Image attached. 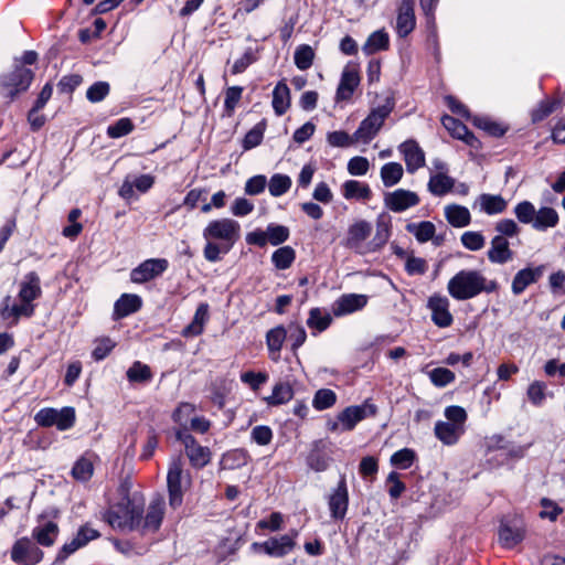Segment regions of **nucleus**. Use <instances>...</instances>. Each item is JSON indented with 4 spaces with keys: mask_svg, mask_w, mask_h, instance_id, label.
Returning <instances> with one entry per match:
<instances>
[{
    "mask_svg": "<svg viewBox=\"0 0 565 565\" xmlns=\"http://www.w3.org/2000/svg\"><path fill=\"white\" fill-rule=\"evenodd\" d=\"M205 239L203 249L207 262L216 263L227 254L241 237V225L228 217L210 221L202 232Z\"/></svg>",
    "mask_w": 565,
    "mask_h": 565,
    "instance_id": "nucleus-1",
    "label": "nucleus"
},
{
    "mask_svg": "<svg viewBox=\"0 0 565 565\" xmlns=\"http://www.w3.org/2000/svg\"><path fill=\"white\" fill-rule=\"evenodd\" d=\"M497 287L498 284L494 280H488L480 271L463 269L448 281L447 290L456 300H468L483 291L492 292Z\"/></svg>",
    "mask_w": 565,
    "mask_h": 565,
    "instance_id": "nucleus-2",
    "label": "nucleus"
},
{
    "mask_svg": "<svg viewBox=\"0 0 565 565\" xmlns=\"http://www.w3.org/2000/svg\"><path fill=\"white\" fill-rule=\"evenodd\" d=\"M141 514L142 507L125 495L120 502L108 509L104 519L113 529L132 531L139 529Z\"/></svg>",
    "mask_w": 565,
    "mask_h": 565,
    "instance_id": "nucleus-3",
    "label": "nucleus"
},
{
    "mask_svg": "<svg viewBox=\"0 0 565 565\" xmlns=\"http://www.w3.org/2000/svg\"><path fill=\"white\" fill-rule=\"evenodd\" d=\"M446 422L439 420L435 424L434 433L438 440L446 446L458 443L465 434L467 412L461 406L451 405L445 408Z\"/></svg>",
    "mask_w": 565,
    "mask_h": 565,
    "instance_id": "nucleus-4",
    "label": "nucleus"
},
{
    "mask_svg": "<svg viewBox=\"0 0 565 565\" xmlns=\"http://www.w3.org/2000/svg\"><path fill=\"white\" fill-rule=\"evenodd\" d=\"M191 475L183 469L181 458H173L169 465L167 475L169 504L172 509H177L182 504L183 493L191 487Z\"/></svg>",
    "mask_w": 565,
    "mask_h": 565,
    "instance_id": "nucleus-5",
    "label": "nucleus"
},
{
    "mask_svg": "<svg viewBox=\"0 0 565 565\" xmlns=\"http://www.w3.org/2000/svg\"><path fill=\"white\" fill-rule=\"evenodd\" d=\"M33 77L34 74L31 70L17 65L12 72L0 76V95L12 100L17 95L29 88Z\"/></svg>",
    "mask_w": 565,
    "mask_h": 565,
    "instance_id": "nucleus-6",
    "label": "nucleus"
},
{
    "mask_svg": "<svg viewBox=\"0 0 565 565\" xmlns=\"http://www.w3.org/2000/svg\"><path fill=\"white\" fill-rule=\"evenodd\" d=\"M391 111L392 106L390 105H383L373 109L355 130L354 140L369 143L377 135Z\"/></svg>",
    "mask_w": 565,
    "mask_h": 565,
    "instance_id": "nucleus-7",
    "label": "nucleus"
},
{
    "mask_svg": "<svg viewBox=\"0 0 565 565\" xmlns=\"http://www.w3.org/2000/svg\"><path fill=\"white\" fill-rule=\"evenodd\" d=\"M297 536L298 531L294 530L288 534L278 537H270L263 543H253L252 548L254 551H263L273 557H282L294 550Z\"/></svg>",
    "mask_w": 565,
    "mask_h": 565,
    "instance_id": "nucleus-8",
    "label": "nucleus"
},
{
    "mask_svg": "<svg viewBox=\"0 0 565 565\" xmlns=\"http://www.w3.org/2000/svg\"><path fill=\"white\" fill-rule=\"evenodd\" d=\"M35 422L40 426H56L60 430H66L74 425L75 412L72 407H64L60 411L43 408L36 413Z\"/></svg>",
    "mask_w": 565,
    "mask_h": 565,
    "instance_id": "nucleus-9",
    "label": "nucleus"
},
{
    "mask_svg": "<svg viewBox=\"0 0 565 565\" xmlns=\"http://www.w3.org/2000/svg\"><path fill=\"white\" fill-rule=\"evenodd\" d=\"M43 556V551L26 536L17 540L11 548V559L20 565H35Z\"/></svg>",
    "mask_w": 565,
    "mask_h": 565,
    "instance_id": "nucleus-10",
    "label": "nucleus"
},
{
    "mask_svg": "<svg viewBox=\"0 0 565 565\" xmlns=\"http://www.w3.org/2000/svg\"><path fill=\"white\" fill-rule=\"evenodd\" d=\"M168 265V260L164 258L147 259L131 270L130 279L136 284L147 282L166 271Z\"/></svg>",
    "mask_w": 565,
    "mask_h": 565,
    "instance_id": "nucleus-11",
    "label": "nucleus"
},
{
    "mask_svg": "<svg viewBox=\"0 0 565 565\" xmlns=\"http://www.w3.org/2000/svg\"><path fill=\"white\" fill-rule=\"evenodd\" d=\"M420 202L418 194L411 190L397 189L384 194L385 206L395 213H401Z\"/></svg>",
    "mask_w": 565,
    "mask_h": 565,
    "instance_id": "nucleus-12",
    "label": "nucleus"
},
{
    "mask_svg": "<svg viewBox=\"0 0 565 565\" xmlns=\"http://www.w3.org/2000/svg\"><path fill=\"white\" fill-rule=\"evenodd\" d=\"M375 414L376 406L369 403L347 407L338 415V419L341 423V431L352 430L359 422Z\"/></svg>",
    "mask_w": 565,
    "mask_h": 565,
    "instance_id": "nucleus-13",
    "label": "nucleus"
},
{
    "mask_svg": "<svg viewBox=\"0 0 565 565\" xmlns=\"http://www.w3.org/2000/svg\"><path fill=\"white\" fill-rule=\"evenodd\" d=\"M447 297L434 295L428 299L427 307L431 312L433 322L439 328H448L454 322Z\"/></svg>",
    "mask_w": 565,
    "mask_h": 565,
    "instance_id": "nucleus-14",
    "label": "nucleus"
},
{
    "mask_svg": "<svg viewBox=\"0 0 565 565\" xmlns=\"http://www.w3.org/2000/svg\"><path fill=\"white\" fill-rule=\"evenodd\" d=\"M164 507L166 503L162 498L153 499L147 509L146 516H141V523L138 531L142 534L154 533L158 531L163 519Z\"/></svg>",
    "mask_w": 565,
    "mask_h": 565,
    "instance_id": "nucleus-15",
    "label": "nucleus"
},
{
    "mask_svg": "<svg viewBox=\"0 0 565 565\" xmlns=\"http://www.w3.org/2000/svg\"><path fill=\"white\" fill-rule=\"evenodd\" d=\"M367 303V296L361 294H345L332 305V313L342 317L363 309Z\"/></svg>",
    "mask_w": 565,
    "mask_h": 565,
    "instance_id": "nucleus-16",
    "label": "nucleus"
},
{
    "mask_svg": "<svg viewBox=\"0 0 565 565\" xmlns=\"http://www.w3.org/2000/svg\"><path fill=\"white\" fill-rule=\"evenodd\" d=\"M178 438L182 439L186 456L189 457L192 466L202 468L206 466L211 460V451L207 447L199 445L191 435L178 434Z\"/></svg>",
    "mask_w": 565,
    "mask_h": 565,
    "instance_id": "nucleus-17",
    "label": "nucleus"
},
{
    "mask_svg": "<svg viewBox=\"0 0 565 565\" xmlns=\"http://www.w3.org/2000/svg\"><path fill=\"white\" fill-rule=\"evenodd\" d=\"M360 84L359 70L353 64H348L342 72L341 79L337 89L338 100H348Z\"/></svg>",
    "mask_w": 565,
    "mask_h": 565,
    "instance_id": "nucleus-18",
    "label": "nucleus"
},
{
    "mask_svg": "<svg viewBox=\"0 0 565 565\" xmlns=\"http://www.w3.org/2000/svg\"><path fill=\"white\" fill-rule=\"evenodd\" d=\"M406 163V170L414 173L425 166V153L415 140H407L398 147Z\"/></svg>",
    "mask_w": 565,
    "mask_h": 565,
    "instance_id": "nucleus-19",
    "label": "nucleus"
},
{
    "mask_svg": "<svg viewBox=\"0 0 565 565\" xmlns=\"http://www.w3.org/2000/svg\"><path fill=\"white\" fill-rule=\"evenodd\" d=\"M348 489L345 480L342 478L328 500L331 516L335 520L343 519L348 510Z\"/></svg>",
    "mask_w": 565,
    "mask_h": 565,
    "instance_id": "nucleus-20",
    "label": "nucleus"
},
{
    "mask_svg": "<svg viewBox=\"0 0 565 565\" xmlns=\"http://www.w3.org/2000/svg\"><path fill=\"white\" fill-rule=\"evenodd\" d=\"M414 0H403L397 13L396 32L399 36H407L415 28Z\"/></svg>",
    "mask_w": 565,
    "mask_h": 565,
    "instance_id": "nucleus-21",
    "label": "nucleus"
},
{
    "mask_svg": "<svg viewBox=\"0 0 565 565\" xmlns=\"http://www.w3.org/2000/svg\"><path fill=\"white\" fill-rule=\"evenodd\" d=\"M487 256L493 264H505L513 259L514 253L511 250L507 237L495 235L490 243Z\"/></svg>",
    "mask_w": 565,
    "mask_h": 565,
    "instance_id": "nucleus-22",
    "label": "nucleus"
},
{
    "mask_svg": "<svg viewBox=\"0 0 565 565\" xmlns=\"http://www.w3.org/2000/svg\"><path fill=\"white\" fill-rule=\"evenodd\" d=\"M498 535L501 546L504 548H513L523 541L525 530L521 525H512L507 522H501Z\"/></svg>",
    "mask_w": 565,
    "mask_h": 565,
    "instance_id": "nucleus-23",
    "label": "nucleus"
},
{
    "mask_svg": "<svg viewBox=\"0 0 565 565\" xmlns=\"http://www.w3.org/2000/svg\"><path fill=\"white\" fill-rule=\"evenodd\" d=\"M544 266L535 268H524L519 270L512 280V291L514 295L522 294L527 286L537 281L543 275Z\"/></svg>",
    "mask_w": 565,
    "mask_h": 565,
    "instance_id": "nucleus-24",
    "label": "nucleus"
},
{
    "mask_svg": "<svg viewBox=\"0 0 565 565\" xmlns=\"http://www.w3.org/2000/svg\"><path fill=\"white\" fill-rule=\"evenodd\" d=\"M60 533L58 525L52 521H45L32 530V539L44 547L53 546Z\"/></svg>",
    "mask_w": 565,
    "mask_h": 565,
    "instance_id": "nucleus-25",
    "label": "nucleus"
},
{
    "mask_svg": "<svg viewBox=\"0 0 565 565\" xmlns=\"http://www.w3.org/2000/svg\"><path fill=\"white\" fill-rule=\"evenodd\" d=\"M41 292L40 277L33 271L26 274L20 286V301L32 302L41 296Z\"/></svg>",
    "mask_w": 565,
    "mask_h": 565,
    "instance_id": "nucleus-26",
    "label": "nucleus"
},
{
    "mask_svg": "<svg viewBox=\"0 0 565 565\" xmlns=\"http://www.w3.org/2000/svg\"><path fill=\"white\" fill-rule=\"evenodd\" d=\"M441 122L452 137L463 140L467 145L473 146L476 138L461 121L446 115L441 118Z\"/></svg>",
    "mask_w": 565,
    "mask_h": 565,
    "instance_id": "nucleus-27",
    "label": "nucleus"
},
{
    "mask_svg": "<svg viewBox=\"0 0 565 565\" xmlns=\"http://www.w3.org/2000/svg\"><path fill=\"white\" fill-rule=\"evenodd\" d=\"M371 224L366 221H359L352 224L348 230L347 246L350 248H360L362 243L371 234Z\"/></svg>",
    "mask_w": 565,
    "mask_h": 565,
    "instance_id": "nucleus-28",
    "label": "nucleus"
},
{
    "mask_svg": "<svg viewBox=\"0 0 565 565\" xmlns=\"http://www.w3.org/2000/svg\"><path fill=\"white\" fill-rule=\"evenodd\" d=\"M342 194L347 200L367 201L372 196V191L366 183L348 180L342 185Z\"/></svg>",
    "mask_w": 565,
    "mask_h": 565,
    "instance_id": "nucleus-29",
    "label": "nucleus"
},
{
    "mask_svg": "<svg viewBox=\"0 0 565 565\" xmlns=\"http://www.w3.org/2000/svg\"><path fill=\"white\" fill-rule=\"evenodd\" d=\"M290 107V89L285 82H279L273 90V108L277 116H282Z\"/></svg>",
    "mask_w": 565,
    "mask_h": 565,
    "instance_id": "nucleus-30",
    "label": "nucleus"
},
{
    "mask_svg": "<svg viewBox=\"0 0 565 565\" xmlns=\"http://www.w3.org/2000/svg\"><path fill=\"white\" fill-rule=\"evenodd\" d=\"M141 299L137 295L124 294L115 303V315L117 318L127 317L136 311H138L141 307Z\"/></svg>",
    "mask_w": 565,
    "mask_h": 565,
    "instance_id": "nucleus-31",
    "label": "nucleus"
},
{
    "mask_svg": "<svg viewBox=\"0 0 565 565\" xmlns=\"http://www.w3.org/2000/svg\"><path fill=\"white\" fill-rule=\"evenodd\" d=\"M332 322V317L326 310L320 308H312L309 311V317L307 319V326L312 330V333H320L327 330Z\"/></svg>",
    "mask_w": 565,
    "mask_h": 565,
    "instance_id": "nucleus-32",
    "label": "nucleus"
},
{
    "mask_svg": "<svg viewBox=\"0 0 565 565\" xmlns=\"http://www.w3.org/2000/svg\"><path fill=\"white\" fill-rule=\"evenodd\" d=\"M447 221L455 227H463L470 223L471 215L467 207L451 204L445 207Z\"/></svg>",
    "mask_w": 565,
    "mask_h": 565,
    "instance_id": "nucleus-33",
    "label": "nucleus"
},
{
    "mask_svg": "<svg viewBox=\"0 0 565 565\" xmlns=\"http://www.w3.org/2000/svg\"><path fill=\"white\" fill-rule=\"evenodd\" d=\"M455 180L445 172H438L430 175L428 181V190L437 196H441L452 190Z\"/></svg>",
    "mask_w": 565,
    "mask_h": 565,
    "instance_id": "nucleus-34",
    "label": "nucleus"
},
{
    "mask_svg": "<svg viewBox=\"0 0 565 565\" xmlns=\"http://www.w3.org/2000/svg\"><path fill=\"white\" fill-rule=\"evenodd\" d=\"M287 331L284 327H276L270 329L266 335V342L270 352V358L274 361L279 359V352L282 348L284 341L286 340Z\"/></svg>",
    "mask_w": 565,
    "mask_h": 565,
    "instance_id": "nucleus-35",
    "label": "nucleus"
},
{
    "mask_svg": "<svg viewBox=\"0 0 565 565\" xmlns=\"http://www.w3.org/2000/svg\"><path fill=\"white\" fill-rule=\"evenodd\" d=\"M481 211L489 215L502 213L507 209V201L501 195L481 194L478 199Z\"/></svg>",
    "mask_w": 565,
    "mask_h": 565,
    "instance_id": "nucleus-36",
    "label": "nucleus"
},
{
    "mask_svg": "<svg viewBox=\"0 0 565 565\" xmlns=\"http://www.w3.org/2000/svg\"><path fill=\"white\" fill-rule=\"evenodd\" d=\"M558 223V214L552 207H541L535 213L532 226L535 230L544 231L548 227H554Z\"/></svg>",
    "mask_w": 565,
    "mask_h": 565,
    "instance_id": "nucleus-37",
    "label": "nucleus"
},
{
    "mask_svg": "<svg viewBox=\"0 0 565 565\" xmlns=\"http://www.w3.org/2000/svg\"><path fill=\"white\" fill-rule=\"evenodd\" d=\"M404 170L398 162H388L381 168V179L386 188L394 186L403 178Z\"/></svg>",
    "mask_w": 565,
    "mask_h": 565,
    "instance_id": "nucleus-38",
    "label": "nucleus"
},
{
    "mask_svg": "<svg viewBox=\"0 0 565 565\" xmlns=\"http://www.w3.org/2000/svg\"><path fill=\"white\" fill-rule=\"evenodd\" d=\"M408 233L413 234L419 243H426L435 235L436 228L431 222L423 221L406 225Z\"/></svg>",
    "mask_w": 565,
    "mask_h": 565,
    "instance_id": "nucleus-39",
    "label": "nucleus"
},
{
    "mask_svg": "<svg viewBox=\"0 0 565 565\" xmlns=\"http://www.w3.org/2000/svg\"><path fill=\"white\" fill-rule=\"evenodd\" d=\"M72 477L81 482L88 481L94 473V465L89 457L83 456L77 459L72 468Z\"/></svg>",
    "mask_w": 565,
    "mask_h": 565,
    "instance_id": "nucleus-40",
    "label": "nucleus"
},
{
    "mask_svg": "<svg viewBox=\"0 0 565 565\" xmlns=\"http://www.w3.org/2000/svg\"><path fill=\"white\" fill-rule=\"evenodd\" d=\"M126 375L128 381L131 383H145L152 379L151 369L140 361L134 362L132 365L127 370Z\"/></svg>",
    "mask_w": 565,
    "mask_h": 565,
    "instance_id": "nucleus-41",
    "label": "nucleus"
},
{
    "mask_svg": "<svg viewBox=\"0 0 565 565\" xmlns=\"http://www.w3.org/2000/svg\"><path fill=\"white\" fill-rule=\"evenodd\" d=\"M388 46V35L384 31L373 32L363 45V52L367 55L377 51L385 50Z\"/></svg>",
    "mask_w": 565,
    "mask_h": 565,
    "instance_id": "nucleus-42",
    "label": "nucleus"
},
{
    "mask_svg": "<svg viewBox=\"0 0 565 565\" xmlns=\"http://www.w3.org/2000/svg\"><path fill=\"white\" fill-rule=\"evenodd\" d=\"M296 258L295 249L290 246H284L276 249L271 255V260L276 268H289Z\"/></svg>",
    "mask_w": 565,
    "mask_h": 565,
    "instance_id": "nucleus-43",
    "label": "nucleus"
},
{
    "mask_svg": "<svg viewBox=\"0 0 565 565\" xmlns=\"http://www.w3.org/2000/svg\"><path fill=\"white\" fill-rule=\"evenodd\" d=\"M294 396L290 384L280 382L277 383L270 396L267 397V403L270 405H280L289 402Z\"/></svg>",
    "mask_w": 565,
    "mask_h": 565,
    "instance_id": "nucleus-44",
    "label": "nucleus"
},
{
    "mask_svg": "<svg viewBox=\"0 0 565 565\" xmlns=\"http://www.w3.org/2000/svg\"><path fill=\"white\" fill-rule=\"evenodd\" d=\"M291 186V179L286 174H274L268 183L269 193L273 196H280L285 194Z\"/></svg>",
    "mask_w": 565,
    "mask_h": 565,
    "instance_id": "nucleus-45",
    "label": "nucleus"
},
{
    "mask_svg": "<svg viewBox=\"0 0 565 565\" xmlns=\"http://www.w3.org/2000/svg\"><path fill=\"white\" fill-rule=\"evenodd\" d=\"M294 58L296 66L305 71L312 65L315 52L310 45L302 44L296 49Z\"/></svg>",
    "mask_w": 565,
    "mask_h": 565,
    "instance_id": "nucleus-46",
    "label": "nucleus"
},
{
    "mask_svg": "<svg viewBox=\"0 0 565 565\" xmlns=\"http://www.w3.org/2000/svg\"><path fill=\"white\" fill-rule=\"evenodd\" d=\"M337 402V395L332 390L321 388L316 392L312 405L318 411L332 407Z\"/></svg>",
    "mask_w": 565,
    "mask_h": 565,
    "instance_id": "nucleus-47",
    "label": "nucleus"
},
{
    "mask_svg": "<svg viewBox=\"0 0 565 565\" xmlns=\"http://www.w3.org/2000/svg\"><path fill=\"white\" fill-rule=\"evenodd\" d=\"M288 237L289 228L287 226L269 224L266 227V239H268V243H270L273 246L282 244L288 239Z\"/></svg>",
    "mask_w": 565,
    "mask_h": 565,
    "instance_id": "nucleus-48",
    "label": "nucleus"
},
{
    "mask_svg": "<svg viewBox=\"0 0 565 565\" xmlns=\"http://www.w3.org/2000/svg\"><path fill=\"white\" fill-rule=\"evenodd\" d=\"M266 125L264 121L258 122L255 125L246 135L243 140V148L245 150L253 149L260 145L263 138H264V131H265Z\"/></svg>",
    "mask_w": 565,
    "mask_h": 565,
    "instance_id": "nucleus-49",
    "label": "nucleus"
},
{
    "mask_svg": "<svg viewBox=\"0 0 565 565\" xmlns=\"http://www.w3.org/2000/svg\"><path fill=\"white\" fill-rule=\"evenodd\" d=\"M461 244L469 250L476 252L484 247L486 238L480 232L468 231L461 235Z\"/></svg>",
    "mask_w": 565,
    "mask_h": 565,
    "instance_id": "nucleus-50",
    "label": "nucleus"
},
{
    "mask_svg": "<svg viewBox=\"0 0 565 565\" xmlns=\"http://www.w3.org/2000/svg\"><path fill=\"white\" fill-rule=\"evenodd\" d=\"M414 459V450L409 448H403L392 455L391 463L399 469H407L413 465Z\"/></svg>",
    "mask_w": 565,
    "mask_h": 565,
    "instance_id": "nucleus-51",
    "label": "nucleus"
},
{
    "mask_svg": "<svg viewBox=\"0 0 565 565\" xmlns=\"http://www.w3.org/2000/svg\"><path fill=\"white\" fill-rule=\"evenodd\" d=\"M134 124L129 118H120L115 124L108 126L107 135L110 138H120L134 130Z\"/></svg>",
    "mask_w": 565,
    "mask_h": 565,
    "instance_id": "nucleus-52",
    "label": "nucleus"
},
{
    "mask_svg": "<svg viewBox=\"0 0 565 565\" xmlns=\"http://www.w3.org/2000/svg\"><path fill=\"white\" fill-rule=\"evenodd\" d=\"M327 140L330 146L340 148H345L354 143H358V141L354 140V134L350 136L348 132L343 130L329 132L327 136Z\"/></svg>",
    "mask_w": 565,
    "mask_h": 565,
    "instance_id": "nucleus-53",
    "label": "nucleus"
},
{
    "mask_svg": "<svg viewBox=\"0 0 565 565\" xmlns=\"http://www.w3.org/2000/svg\"><path fill=\"white\" fill-rule=\"evenodd\" d=\"M109 90L110 86L107 82H96L88 87L86 97L90 103H99L109 94Z\"/></svg>",
    "mask_w": 565,
    "mask_h": 565,
    "instance_id": "nucleus-54",
    "label": "nucleus"
},
{
    "mask_svg": "<svg viewBox=\"0 0 565 565\" xmlns=\"http://www.w3.org/2000/svg\"><path fill=\"white\" fill-rule=\"evenodd\" d=\"M430 381L438 387H444L455 381V373L446 367H436L429 373Z\"/></svg>",
    "mask_w": 565,
    "mask_h": 565,
    "instance_id": "nucleus-55",
    "label": "nucleus"
},
{
    "mask_svg": "<svg viewBox=\"0 0 565 565\" xmlns=\"http://www.w3.org/2000/svg\"><path fill=\"white\" fill-rule=\"evenodd\" d=\"M514 213L521 223L533 224L536 211L531 202L523 201L515 206Z\"/></svg>",
    "mask_w": 565,
    "mask_h": 565,
    "instance_id": "nucleus-56",
    "label": "nucleus"
},
{
    "mask_svg": "<svg viewBox=\"0 0 565 565\" xmlns=\"http://www.w3.org/2000/svg\"><path fill=\"white\" fill-rule=\"evenodd\" d=\"M242 93L243 87L241 86H232L226 89L224 108L228 116H231L234 113L236 105L242 98Z\"/></svg>",
    "mask_w": 565,
    "mask_h": 565,
    "instance_id": "nucleus-57",
    "label": "nucleus"
},
{
    "mask_svg": "<svg viewBox=\"0 0 565 565\" xmlns=\"http://www.w3.org/2000/svg\"><path fill=\"white\" fill-rule=\"evenodd\" d=\"M546 385L541 381H534L527 387V397L533 405H541L545 399Z\"/></svg>",
    "mask_w": 565,
    "mask_h": 565,
    "instance_id": "nucleus-58",
    "label": "nucleus"
},
{
    "mask_svg": "<svg viewBox=\"0 0 565 565\" xmlns=\"http://www.w3.org/2000/svg\"><path fill=\"white\" fill-rule=\"evenodd\" d=\"M542 511L540 512L541 519H548L550 521H556L557 516L563 513V509L554 501L543 498L541 500Z\"/></svg>",
    "mask_w": 565,
    "mask_h": 565,
    "instance_id": "nucleus-59",
    "label": "nucleus"
},
{
    "mask_svg": "<svg viewBox=\"0 0 565 565\" xmlns=\"http://www.w3.org/2000/svg\"><path fill=\"white\" fill-rule=\"evenodd\" d=\"M250 437L257 445L266 446L273 439V431L268 426L258 425L252 429Z\"/></svg>",
    "mask_w": 565,
    "mask_h": 565,
    "instance_id": "nucleus-60",
    "label": "nucleus"
},
{
    "mask_svg": "<svg viewBox=\"0 0 565 565\" xmlns=\"http://www.w3.org/2000/svg\"><path fill=\"white\" fill-rule=\"evenodd\" d=\"M370 162L365 157H353L348 162V171L351 175H364L367 173Z\"/></svg>",
    "mask_w": 565,
    "mask_h": 565,
    "instance_id": "nucleus-61",
    "label": "nucleus"
},
{
    "mask_svg": "<svg viewBox=\"0 0 565 565\" xmlns=\"http://www.w3.org/2000/svg\"><path fill=\"white\" fill-rule=\"evenodd\" d=\"M266 184L267 180L265 175H254L247 180L245 184V192L249 195L259 194L265 190Z\"/></svg>",
    "mask_w": 565,
    "mask_h": 565,
    "instance_id": "nucleus-62",
    "label": "nucleus"
},
{
    "mask_svg": "<svg viewBox=\"0 0 565 565\" xmlns=\"http://www.w3.org/2000/svg\"><path fill=\"white\" fill-rule=\"evenodd\" d=\"M405 268L409 275H423L427 270V263L423 258L409 256L406 259Z\"/></svg>",
    "mask_w": 565,
    "mask_h": 565,
    "instance_id": "nucleus-63",
    "label": "nucleus"
},
{
    "mask_svg": "<svg viewBox=\"0 0 565 565\" xmlns=\"http://www.w3.org/2000/svg\"><path fill=\"white\" fill-rule=\"evenodd\" d=\"M289 339L292 342V349L296 350L301 347L306 339V330L300 324H290L288 328Z\"/></svg>",
    "mask_w": 565,
    "mask_h": 565,
    "instance_id": "nucleus-64",
    "label": "nucleus"
}]
</instances>
